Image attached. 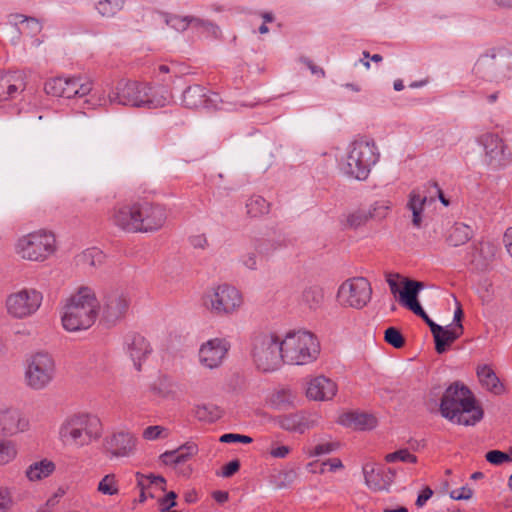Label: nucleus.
<instances>
[{
  "label": "nucleus",
  "instance_id": "f257e3e1",
  "mask_svg": "<svg viewBox=\"0 0 512 512\" xmlns=\"http://www.w3.org/2000/svg\"><path fill=\"white\" fill-rule=\"evenodd\" d=\"M440 413L450 422L463 426H474L484 416L472 391L458 381L445 390L440 402Z\"/></svg>",
  "mask_w": 512,
  "mask_h": 512
},
{
  "label": "nucleus",
  "instance_id": "f03ea898",
  "mask_svg": "<svg viewBox=\"0 0 512 512\" xmlns=\"http://www.w3.org/2000/svg\"><path fill=\"white\" fill-rule=\"evenodd\" d=\"M103 424L100 418L89 412L68 414L58 428V439L67 447L83 448L100 440Z\"/></svg>",
  "mask_w": 512,
  "mask_h": 512
},
{
  "label": "nucleus",
  "instance_id": "7ed1b4c3",
  "mask_svg": "<svg viewBox=\"0 0 512 512\" xmlns=\"http://www.w3.org/2000/svg\"><path fill=\"white\" fill-rule=\"evenodd\" d=\"M100 303L93 289L80 287L64 306L62 325L66 331L78 332L89 329L99 315Z\"/></svg>",
  "mask_w": 512,
  "mask_h": 512
},
{
  "label": "nucleus",
  "instance_id": "20e7f679",
  "mask_svg": "<svg viewBox=\"0 0 512 512\" xmlns=\"http://www.w3.org/2000/svg\"><path fill=\"white\" fill-rule=\"evenodd\" d=\"M281 339L284 363L288 365H307L315 362L320 355V342L310 331H289Z\"/></svg>",
  "mask_w": 512,
  "mask_h": 512
},
{
  "label": "nucleus",
  "instance_id": "39448f33",
  "mask_svg": "<svg viewBox=\"0 0 512 512\" xmlns=\"http://www.w3.org/2000/svg\"><path fill=\"white\" fill-rule=\"evenodd\" d=\"M57 251L55 234L47 229H38L20 236L14 244L15 254L24 261L42 263Z\"/></svg>",
  "mask_w": 512,
  "mask_h": 512
},
{
  "label": "nucleus",
  "instance_id": "423d86ee",
  "mask_svg": "<svg viewBox=\"0 0 512 512\" xmlns=\"http://www.w3.org/2000/svg\"><path fill=\"white\" fill-rule=\"evenodd\" d=\"M378 159L379 153L374 142L365 139L355 140L349 146L346 160L341 165V169L349 177L366 180L371 167L377 163Z\"/></svg>",
  "mask_w": 512,
  "mask_h": 512
},
{
  "label": "nucleus",
  "instance_id": "0eeeda50",
  "mask_svg": "<svg viewBox=\"0 0 512 512\" xmlns=\"http://www.w3.org/2000/svg\"><path fill=\"white\" fill-rule=\"evenodd\" d=\"M202 304L212 315L227 317L240 311L244 296L235 286L223 283L208 289L202 297Z\"/></svg>",
  "mask_w": 512,
  "mask_h": 512
},
{
  "label": "nucleus",
  "instance_id": "6e6552de",
  "mask_svg": "<svg viewBox=\"0 0 512 512\" xmlns=\"http://www.w3.org/2000/svg\"><path fill=\"white\" fill-rule=\"evenodd\" d=\"M472 72L477 78L490 82L512 78V51L497 48L486 52L478 58Z\"/></svg>",
  "mask_w": 512,
  "mask_h": 512
},
{
  "label": "nucleus",
  "instance_id": "1a4fd4ad",
  "mask_svg": "<svg viewBox=\"0 0 512 512\" xmlns=\"http://www.w3.org/2000/svg\"><path fill=\"white\" fill-rule=\"evenodd\" d=\"M57 375L54 357L45 351L32 353L25 361L24 383L33 391L48 388Z\"/></svg>",
  "mask_w": 512,
  "mask_h": 512
},
{
  "label": "nucleus",
  "instance_id": "9d476101",
  "mask_svg": "<svg viewBox=\"0 0 512 512\" xmlns=\"http://www.w3.org/2000/svg\"><path fill=\"white\" fill-rule=\"evenodd\" d=\"M252 358L261 371L270 372L278 369L284 363L281 337L274 332H262L255 335Z\"/></svg>",
  "mask_w": 512,
  "mask_h": 512
},
{
  "label": "nucleus",
  "instance_id": "9b49d317",
  "mask_svg": "<svg viewBox=\"0 0 512 512\" xmlns=\"http://www.w3.org/2000/svg\"><path fill=\"white\" fill-rule=\"evenodd\" d=\"M43 293L33 287H21L11 291L5 298L7 315L14 320H25L34 316L42 306Z\"/></svg>",
  "mask_w": 512,
  "mask_h": 512
},
{
  "label": "nucleus",
  "instance_id": "f8f14e48",
  "mask_svg": "<svg viewBox=\"0 0 512 512\" xmlns=\"http://www.w3.org/2000/svg\"><path fill=\"white\" fill-rule=\"evenodd\" d=\"M372 297V287L365 277H352L345 280L338 288L336 299L341 307L362 309Z\"/></svg>",
  "mask_w": 512,
  "mask_h": 512
},
{
  "label": "nucleus",
  "instance_id": "ddd939ff",
  "mask_svg": "<svg viewBox=\"0 0 512 512\" xmlns=\"http://www.w3.org/2000/svg\"><path fill=\"white\" fill-rule=\"evenodd\" d=\"M93 88L92 80L81 77H55L45 83L47 94L55 97L74 98L88 95Z\"/></svg>",
  "mask_w": 512,
  "mask_h": 512
},
{
  "label": "nucleus",
  "instance_id": "4468645a",
  "mask_svg": "<svg viewBox=\"0 0 512 512\" xmlns=\"http://www.w3.org/2000/svg\"><path fill=\"white\" fill-rule=\"evenodd\" d=\"M139 232L152 233L164 227L168 212L164 205L147 199H138Z\"/></svg>",
  "mask_w": 512,
  "mask_h": 512
},
{
  "label": "nucleus",
  "instance_id": "2eb2a0df",
  "mask_svg": "<svg viewBox=\"0 0 512 512\" xmlns=\"http://www.w3.org/2000/svg\"><path fill=\"white\" fill-rule=\"evenodd\" d=\"M29 417L19 408L0 405V433L7 437L26 433L30 430Z\"/></svg>",
  "mask_w": 512,
  "mask_h": 512
},
{
  "label": "nucleus",
  "instance_id": "dca6fc26",
  "mask_svg": "<svg viewBox=\"0 0 512 512\" xmlns=\"http://www.w3.org/2000/svg\"><path fill=\"white\" fill-rule=\"evenodd\" d=\"M145 98V84L121 80L108 95L110 103L125 106L142 107Z\"/></svg>",
  "mask_w": 512,
  "mask_h": 512
},
{
  "label": "nucleus",
  "instance_id": "f3484780",
  "mask_svg": "<svg viewBox=\"0 0 512 512\" xmlns=\"http://www.w3.org/2000/svg\"><path fill=\"white\" fill-rule=\"evenodd\" d=\"M138 201L119 203L110 212V221L119 229L128 233L139 232Z\"/></svg>",
  "mask_w": 512,
  "mask_h": 512
},
{
  "label": "nucleus",
  "instance_id": "a211bd4d",
  "mask_svg": "<svg viewBox=\"0 0 512 512\" xmlns=\"http://www.w3.org/2000/svg\"><path fill=\"white\" fill-rule=\"evenodd\" d=\"M157 15L160 21L176 32H185L189 28L204 32H215L218 29L215 23L195 16H179L167 12H158Z\"/></svg>",
  "mask_w": 512,
  "mask_h": 512
},
{
  "label": "nucleus",
  "instance_id": "6ab92c4d",
  "mask_svg": "<svg viewBox=\"0 0 512 512\" xmlns=\"http://www.w3.org/2000/svg\"><path fill=\"white\" fill-rule=\"evenodd\" d=\"M138 439L128 430H119L112 433L105 440L107 452L111 458H128L135 454Z\"/></svg>",
  "mask_w": 512,
  "mask_h": 512
},
{
  "label": "nucleus",
  "instance_id": "aec40b11",
  "mask_svg": "<svg viewBox=\"0 0 512 512\" xmlns=\"http://www.w3.org/2000/svg\"><path fill=\"white\" fill-rule=\"evenodd\" d=\"M230 345L223 338H214L200 346L198 357L202 366L208 369L218 368L224 361Z\"/></svg>",
  "mask_w": 512,
  "mask_h": 512
},
{
  "label": "nucleus",
  "instance_id": "412c9836",
  "mask_svg": "<svg viewBox=\"0 0 512 512\" xmlns=\"http://www.w3.org/2000/svg\"><path fill=\"white\" fill-rule=\"evenodd\" d=\"M485 150V161L488 165L497 168L506 165L510 160V153L506 152V145L496 134L485 133L480 138Z\"/></svg>",
  "mask_w": 512,
  "mask_h": 512
},
{
  "label": "nucleus",
  "instance_id": "4be33fe9",
  "mask_svg": "<svg viewBox=\"0 0 512 512\" xmlns=\"http://www.w3.org/2000/svg\"><path fill=\"white\" fill-rule=\"evenodd\" d=\"M318 415L306 412L291 413L277 416L275 423L288 432L304 433L318 424Z\"/></svg>",
  "mask_w": 512,
  "mask_h": 512
},
{
  "label": "nucleus",
  "instance_id": "5701e85b",
  "mask_svg": "<svg viewBox=\"0 0 512 512\" xmlns=\"http://www.w3.org/2000/svg\"><path fill=\"white\" fill-rule=\"evenodd\" d=\"M337 391L338 386L335 381L324 375H318L308 380L306 396L313 401H330Z\"/></svg>",
  "mask_w": 512,
  "mask_h": 512
},
{
  "label": "nucleus",
  "instance_id": "b1692460",
  "mask_svg": "<svg viewBox=\"0 0 512 512\" xmlns=\"http://www.w3.org/2000/svg\"><path fill=\"white\" fill-rule=\"evenodd\" d=\"M26 77L23 72L0 73V101L13 99L26 88Z\"/></svg>",
  "mask_w": 512,
  "mask_h": 512
},
{
  "label": "nucleus",
  "instance_id": "393cba45",
  "mask_svg": "<svg viewBox=\"0 0 512 512\" xmlns=\"http://www.w3.org/2000/svg\"><path fill=\"white\" fill-rule=\"evenodd\" d=\"M152 349L146 338L140 334L127 337L126 352L137 370H141L142 362L148 357Z\"/></svg>",
  "mask_w": 512,
  "mask_h": 512
},
{
  "label": "nucleus",
  "instance_id": "a878e982",
  "mask_svg": "<svg viewBox=\"0 0 512 512\" xmlns=\"http://www.w3.org/2000/svg\"><path fill=\"white\" fill-rule=\"evenodd\" d=\"M130 305L129 298L123 293H112L104 304V316L108 321H116L125 315Z\"/></svg>",
  "mask_w": 512,
  "mask_h": 512
},
{
  "label": "nucleus",
  "instance_id": "bb28decb",
  "mask_svg": "<svg viewBox=\"0 0 512 512\" xmlns=\"http://www.w3.org/2000/svg\"><path fill=\"white\" fill-rule=\"evenodd\" d=\"M434 199L432 197L428 198L424 191L421 189H413L408 196L407 208L412 213V224L413 226L419 228L421 227L423 221V211L425 205L428 202H432Z\"/></svg>",
  "mask_w": 512,
  "mask_h": 512
},
{
  "label": "nucleus",
  "instance_id": "cd10ccee",
  "mask_svg": "<svg viewBox=\"0 0 512 512\" xmlns=\"http://www.w3.org/2000/svg\"><path fill=\"white\" fill-rule=\"evenodd\" d=\"M403 288L400 292V303L407 307L412 312L418 311L422 312V307L420 303L417 300V295L419 291L423 288V283L409 280V279H403L402 280Z\"/></svg>",
  "mask_w": 512,
  "mask_h": 512
},
{
  "label": "nucleus",
  "instance_id": "c85d7f7f",
  "mask_svg": "<svg viewBox=\"0 0 512 512\" xmlns=\"http://www.w3.org/2000/svg\"><path fill=\"white\" fill-rule=\"evenodd\" d=\"M172 101V95L165 87H151L145 84L143 106L149 109L162 108Z\"/></svg>",
  "mask_w": 512,
  "mask_h": 512
},
{
  "label": "nucleus",
  "instance_id": "c756f323",
  "mask_svg": "<svg viewBox=\"0 0 512 512\" xmlns=\"http://www.w3.org/2000/svg\"><path fill=\"white\" fill-rule=\"evenodd\" d=\"M208 90L200 85L189 86L183 93L182 102L190 109L208 108L211 99Z\"/></svg>",
  "mask_w": 512,
  "mask_h": 512
},
{
  "label": "nucleus",
  "instance_id": "7c9ffc66",
  "mask_svg": "<svg viewBox=\"0 0 512 512\" xmlns=\"http://www.w3.org/2000/svg\"><path fill=\"white\" fill-rule=\"evenodd\" d=\"M339 422L345 426L358 430L372 429L377 424V420L373 415L356 412H349L341 415Z\"/></svg>",
  "mask_w": 512,
  "mask_h": 512
},
{
  "label": "nucleus",
  "instance_id": "2f4dec72",
  "mask_svg": "<svg viewBox=\"0 0 512 512\" xmlns=\"http://www.w3.org/2000/svg\"><path fill=\"white\" fill-rule=\"evenodd\" d=\"M463 333V326L461 323H455L450 327H442L439 333L433 334L435 340V349L441 354L446 351V346L453 343Z\"/></svg>",
  "mask_w": 512,
  "mask_h": 512
},
{
  "label": "nucleus",
  "instance_id": "473e14b6",
  "mask_svg": "<svg viewBox=\"0 0 512 512\" xmlns=\"http://www.w3.org/2000/svg\"><path fill=\"white\" fill-rule=\"evenodd\" d=\"M363 473L366 485L375 491L385 490L389 486V481L384 475L381 468L376 467L375 464L367 463L363 466Z\"/></svg>",
  "mask_w": 512,
  "mask_h": 512
},
{
  "label": "nucleus",
  "instance_id": "72a5a7b5",
  "mask_svg": "<svg viewBox=\"0 0 512 512\" xmlns=\"http://www.w3.org/2000/svg\"><path fill=\"white\" fill-rule=\"evenodd\" d=\"M56 469V465L49 459H42L30 464L25 475L29 481L35 482L49 477Z\"/></svg>",
  "mask_w": 512,
  "mask_h": 512
},
{
  "label": "nucleus",
  "instance_id": "f704fd0d",
  "mask_svg": "<svg viewBox=\"0 0 512 512\" xmlns=\"http://www.w3.org/2000/svg\"><path fill=\"white\" fill-rule=\"evenodd\" d=\"M7 24L18 32L31 30L32 32H41L42 22L35 17H28L22 14H10L7 18Z\"/></svg>",
  "mask_w": 512,
  "mask_h": 512
},
{
  "label": "nucleus",
  "instance_id": "c9c22d12",
  "mask_svg": "<svg viewBox=\"0 0 512 512\" xmlns=\"http://www.w3.org/2000/svg\"><path fill=\"white\" fill-rule=\"evenodd\" d=\"M325 301L324 289L319 285L306 287L301 295V303L312 311L320 309Z\"/></svg>",
  "mask_w": 512,
  "mask_h": 512
},
{
  "label": "nucleus",
  "instance_id": "e433bc0d",
  "mask_svg": "<svg viewBox=\"0 0 512 512\" xmlns=\"http://www.w3.org/2000/svg\"><path fill=\"white\" fill-rule=\"evenodd\" d=\"M477 376L480 383L488 391L495 394H500L503 391V385L500 383L499 378L495 374L494 370L489 365H482L477 368Z\"/></svg>",
  "mask_w": 512,
  "mask_h": 512
},
{
  "label": "nucleus",
  "instance_id": "4c0bfd02",
  "mask_svg": "<svg viewBox=\"0 0 512 512\" xmlns=\"http://www.w3.org/2000/svg\"><path fill=\"white\" fill-rule=\"evenodd\" d=\"M473 237V229L464 223H455L448 231L447 242L453 247L467 243Z\"/></svg>",
  "mask_w": 512,
  "mask_h": 512
},
{
  "label": "nucleus",
  "instance_id": "58836bf2",
  "mask_svg": "<svg viewBox=\"0 0 512 512\" xmlns=\"http://www.w3.org/2000/svg\"><path fill=\"white\" fill-rule=\"evenodd\" d=\"M153 392L162 398H174L179 392V385L171 377L162 375L154 383Z\"/></svg>",
  "mask_w": 512,
  "mask_h": 512
},
{
  "label": "nucleus",
  "instance_id": "ea45409f",
  "mask_svg": "<svg viewBox=\"0 0 512 512\" xmlns=\"http://www.w3.org/2000/svg\"><path fill=\"white\" fill-rule=\"evenodd\" d=\"M476 254L473 255L472 262L479 266H487L496 256L497 246L489 241H481L475 247Z\"/></svg>",
  "mask_w": 512,
  "mask_h": 512
},
{
  "label": "nucleus",
  "instance_id": "a19ab883",
  "mask_svg": "<svg viewBox=\"0 0 512 512\" xmlns=\"http://www.w3.org/2000/svg\"><path fill=\"white\" fill-rule=\"evenodd\" d=\"M104 261L105 254L97 248L87 249L77 257V263L84 268L99 267L104 263Z\"/></svg>",
  "mask_w": 512,
  "mask_h": 512
},
{
  "label": "nucleus",
  "instance_id": "79ce46f5",
  "mask_svg": "<svg viewBox=\"0 0 512 512\" xmlns=\"http://www.w3.org/2000/svg\"><path fill=\"white\" fill-rule=\"evenodd\" d=\"M97 492L104 496H117L120 492V483L115 473L104 475L97 485Z\"/></svg>",
  "mask_w": 512,
  "mask_h": 512
},
{
  "label": "nucleus",
  "instance_id": "37998d69",
  "mask_svg": "<svg viewBox=\"0 0 512 512\" xmlns=\"http://www.w3.org/2000/svg\"><path fill=\"white\" fill-rule=\"evenodd\" d=\"M369 219L372 218L368 210L357 209L344 215L342 224L345 228L357 229L365 225Z\"/></svg>",
  "mask_w": 512,
  "mask_h": 512
},
{
  "label": "nucleus",
  "instance_id": "c03bdc74",
  "mask_svg": "<svg viewBox=\"0 0 512 512\" xmlns=\"http://www.w3.org/2000/svg\"><path fill=\"white\" fill-rule=\"evenodd\" d=\"M269 208V203L258 195L251 196L246 203L247 214L251 217H260L268 213Z\"/></svg>",
  "mask_w": 512,
  "mask_h": 512
},
{
  "label": "nucleus",
  "instance_id": "a18cd8bd",
  "mask_svg": "<svg viewBox=\"0 0 512 512\" xmlns=\"http://www.w3.org/2000/svg\"><path fill=\"white\" fill-rule=\"evenodd\" d=\"M18 455V449L15 442L0 438V466H5L13 462Z\"/></svg>",
  "mask_w": 512,
  "mask_h": 512
},
{
  "label": "nucleus",
  "instance_id": "49530a36",
  "mask_svg": "<svg viewBox=\"0 0 512 512\" xmlns=\"http://www.w3.org/2000/svg\"><path fill=\"white\" fill-rule=\"evenodd\" d=\"M253 248L261 258L271 256L276 250L281 247V244L275 240L258 239L253 241Z\"/></svg>",
  "mask_w": 512,
  "mask_h": 512
},
{
  "label": "nucleus",
  "instance_id": "de8ad7c7",
  "mask_svg": "<svg viewBox=\"0 0 512 512\" xmlns=\"http://www.w3.org/2000/svg\"><path fill=\"white\" fill-rule=\"evenodd\" d=\"M124 6V0H101L96 4L97 11L105 17H112Z\"/></svg>",
  "mask_w": 512,
  "mask_h": 512
},
{
  "label": "nucleus",
  "instance_id": "09e8293b",
  "mask_svg": "<svg viewBox=\"0 0 512 512\" xmlns=\"http://www.w3.org/2000/svg\"><path fill=\"white\" fill-rule=\"evenodd\" d=\"M177 464L185 463L198 453V446L193 442H187L173 450Z\"/></svg>",
  "mask_w": 512,
  "mask_h": 512
},
{
  "label": "nucleus",
  "instance_id": "8fccbe9b",
  "mask_svg": "<svg viewBox=\"0 0 512 512\" xmlns=\"http://www.w3.org/2000/svg\"><path fill=\"white\" fill-rule=\"evenodd\" d=\"M385 461L388 463L393 462H405V463H416L417 457L410 453L408 449H400L398 451L389 453L385 456Z\"/></svg>",
  "mask_w": 512,
  "mask_h": 512
},
{
  "label": "nucleus",
  "instance_id": "3c124183",
  "mask_svg": "<svg viewBox=\"0 0 512 512\" xmlns=\"http://www.w3.org/2000/svg\"><path fill=\"white\" fill-rule=\"evenodd\" d=\"M385 341L395 348H401L405 344V340L401 332L395 327H389L384 333Z\"/></svg>",
  "mask_w": 512,
  "mask_h": 512
},
{
  "label": "nucleus",
  "instance_id": "603ef678",
  "mask_svg": "<svg viewBox=\"0 0 512 512\" xmlns=\"http://www.w3.org/2000/svg\"><path fill=\"white\" fill-rule=\"evenodd\" d=\"M12 490L9 487H0V512H10L14 506Z\"/></svg>",
  "mask_w": 512,
  "mask_h": 512
},
{
  "label": "nucleus",
  "instance_id": "864d4df0",
  "mask_svg": "<svg viewBox=\"0 0 512 512\" xmlns=\"http://www.w3.org/2000/svg\"><path fill=\"white\" fill-rule=\"evenodd\" d=\"M485 459L493 465H502L512 461V456L500 450H490L486 453Z\"/></svg>",
  "mask_w": 512,
  "mask_h": 512
},
{
  "label": "nucleus",
  "instance_id": "5fc2aeb1",
  "mask_svg": "<svg viewBox=\"0 0 512 512\" xmlns=\"http://www.w3.org/2000/svg\"><path fill=\"white\" fill-rule=\"evenodd\" d=\"M167 429L163 426L154 425L146 427L142 432V437L145 440L152 441L160 438L167 437Z\"/></svg>",
  "mask_w": 512,
  "mask_h": 512
},
{
  "label": "nucleus",
  "instance_id": "6e6d98bb",
  "mask_svg": "<svg viewBox=\"0 0 512 512\" xmlns=\"http://www.w3.org/2000/svg\"><path fill=\"white\" fill-rule=\"evenodd\" d=\"M390 207L391 203L389 201H380L375 202L368 211L371 214V218L382 219L387 215Z\"/></svg>",
  "mask_w": 512,
  "mask_h": 512
},
{
  "label": "nucleus",
  "instance_id": "4d7b16f0",
  "mask_svg": "<svg viewBox=\"0 0 512 512\" xmlns=\"http://www.w3.org/2000/svg\"><path fill=\"white\" fill-rule=\"evenodd\" d=\"M257 255L258 253L255 251V249L252 247V250L247 251L244 253L241 258L240 262L242 265L249 269V270H256L257 269Z\"/></svg>",
  "mask_w": 512,
  "mask_h": 512
},
{
  "label": "nucleus",
  "instance_id": "13d9d810",
  "mask_svg": "<svg viewBox=\"0 0 512 512\" xmlns=\"http://www.w3.org/2000/svg\"><path fill=\"white\" fill-rule=\"evenodd\" d=\"M253 441V439L250 436L247 435H241V434H234V433H227L223 434L220 437V442L222 443H244L249 444Z\"/></svg>",
  "mask_w": 512,
  "mask_h": 512
},
{
  "label": "nucleus",
  "instance_id": "bf43d9fd",
  "mask_svg": "<svg viewBox=\"0 0 512 512\" xmlns=\"http://www.w3.org/2000/svg\"><path fill=\"white\" fill-rule=\"evenodd\" d=\"M474 491L468 486L454 489L450 492V497L454 500H469L472 498Z\"/></svg>",
  "mask_w": 512,
  "mask_h": 512
},
{
  "label": "nucleus",
  "instance_id": "052dcab7",
  "mask_svg": "<svg viewBox=\"0 0 512 512\" xmlns=\"http://www.w3.org/2000/svg\"><path fill=\"white\" fill-rule=\"evenodd\" d=\"M137 486L140 490H148L153 485L152 474L144 475L140 472L135 474Z\"/></svg>",
  "mask_w": 512,
  "mask_h": 512
},
{
  "label": "nucleus",
  "instance_id": "680f3d73",
  "mask_svg": "<svg viewBox=\"0 0 512 512\" xmlns=\"http://www.w3.org/2000/svg\"><path fill=\"white\" fill-rule=\"evenodd\" d=\"M290 452L291 448L289 446L281 445L272 446L269 453L273 458L284 459L290 454Z\"/></svg>",
  "mask_w": 512,
  "mask_h": 512
},
{
  "label": "nucleus",
  "instance_id": "e2e57ef3",
  "mask_svg": "<svg viewBox=\"0 0 512 512\" xmlns=\"http://www.w3.org/2000/svg\"><path fill=\"white\" fill-rule=\"evenodd\" d=\"M176 493L171 491L164 498L160 500L161 511L169 510L176 505Z\"/></svg>",
  "mask_w": 512,
  "mask_h": 512
},
{
  "label": "nucleus",
  "instance_id": "0e129e2a",
  "mask_svg": "<svg viewBox=\"0 0 512 512\" xmlns=\"http://www.w3.org/2000/svg\"><path fill=\"white\" fill-rule=\"evenodd\" d=\"M399 279L400 277L398 274H390L387 277V283L393 295H400V292L402 291V289H400Z\"/></svg>",
  "mask_w": 512,
  "mask_h": 512
},
{
  "label": "nucleus",
  "instance_id": "69168bd1",
  "mask_svg": "<svg viewBox=\"0 0 512 512\" xmlns=\"http://www.w3.org/2000/svg\"><path fill=\"white\" fill-rule=\"evenodd\" d=\"M334 450V447L331 443L318 444L314 447L312 451L309 452L310 456H320L323 454H328Z\"/></svg>",
  "mask_w": 512,
  "mask_h": 512
},
{
  "label": "nucleus",
  "instance_id": "338daca9",
  "mask_svg": "<svg viewBox=\"0 0 512 512\" xmlns=\"http://www.w3.org/2000/svg\"><path fill=\"white\" fill-rule=\"evenodd\" d=\"M189 241L194 248L204 249L208 246V240L204 234L193 235Z\"/></svg>",
  "mask_w": 512,
  "mask_h": 512
},
{
  "label": "nucleus",
  "instance_id": "774afa93",
  "mask_svg": "<svg viewBox=\"0 0 512 512\" xmlns=\"http://www.w3.org/2000/svg\"><path fill=\"white\" fill-rule=\"evenodd\" d=\"M240 468V463L238 460L230 461L228 464H226L222 469V476L223 477H231L233 474H235Z\"/></svg>",
  "mask_w": 512,
  "mask_h": 512
}]
</instances>
